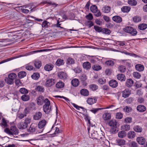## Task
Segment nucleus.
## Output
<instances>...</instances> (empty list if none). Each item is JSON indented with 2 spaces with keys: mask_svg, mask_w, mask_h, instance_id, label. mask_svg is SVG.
<instances>
[{
  "mask_svg": "<svg viewBox=\"0 0 147 147\" xmlns=\"http://www.w3.org/2000/svg\"><path fill=\"white\" fill-rule=\"evenodd\" d=\"M113 20L117 23H120L122 21V19L121 17L118 16H115L112 18Z\"/></svg>",
  "mask_w": 147,
  "mask_h": 147,
  "instance_id": "18",
  "label": "nucleus"
},
{
  "mask_svg": "<svg viewBox=\"0 0 147 147\" xmlns=\"http://www.w3.org/2000/svg\"><path fill=\"white\" fill-rule=\"evenodd\" d=\"M137 109L139 112H143L146 110V108L144 105H140L137 106Z\"/></svg>",
  "mask_w": 147,
  "mask_h": 147,
  "instance_id": "26",
  "label": "nucleus"
},
{
  "mask_svg": "<svg viewBox=\"0 0 147 147\" xmlns=\"http://www.w3.org/2000/svg\"><path fill=\"white\" fill-rule=\"evenodd\" d=\"M34 63L35 67L37 69H39L41 66V63L40 61H35Z\"/></svg>",
  "mask_w": 147,
  "mask_h": 147,
  "instance_id": "32",
  "label": "nucleus"
},
{
  "mask_svg": "<svg viewBox=\"0 0 147 147\" xmlns=\"http://www.w3.org/2000/svg\"><path fill=\"white\" fill-rule=\"evenodd\" d=\"M46 122V121L45 120H42L39 122L38 125V127L40 129H42L43 130V128L45 125Z\"/></svg>",
  "mask_w": 147,
  "mask_h": 147,
  "instance_id": "12",
  "label": "nucleus"
},
{
  "mask_svg": "<svg viewBox=\"0 0 147 147\" xmlns=\"http://www.w3.org/2000/svg\"><path fill=\"white\" fill-rule=\"evenodd\" d=\"M123 110L124 112L129 113L131 111L132 109L130 107L126 106L123 109Z\"/></svg>",
  "mask_w": 147,
  "mask_h": 147,
  "instance_id": "57",
  "label": "nucleus"
},
{
  "mask_svg": "<svg viewBox=\"0 0 147 147\" xmlns=\"http://www.w3.org/2000/svg\"><path fill=\"white\" fill-rule=\"evenodd\" d=\"M55 84V80L52 78H47L46 79L45 85L47 87H50Z\"/></svg>",
  "mask_w": 147,
  "mask_h": 147,
  "instance_id": "6",
  "label": "nucleus"
},
{
  "mask_svg": "<svg viewBox=\"0 0 147 147\" xmlns=\"http://www.w3.org/2000/svg\"><path fill=\"white\" fill-rule=\"evenodd\" d=\"M18 127L20 129L23 130L26 129L28 126L24 122H22L18 124Z\"/></svg>",
  "mask_w": 147,
  "mask_h": 147,
  "instance_id": "11",
  "label": "nucleus"
},
{
  "mask_svg": "<svg viewBox=\"0 0 147 147\" xmlns=\"http://www.w3.org/2000/svg\"><path fill=\"white\" fill-rule=\"evenodd\" d=\"M28 107L29 108L30 111L35 110L36 109L35 105L33 103H31Z\"/></svg>",
  "mask_w": 147,
  "mask_h": 147,
  "instance_id": "49",
  "label": "nucleus"
},
{
  "mask_svg": "<svg viewBox=\"0 0 147 147\" xmlns=\"http://www.w3.org/2000/svg\"><path fill=\"white\" fill-rule=\"evenodd\" d=\"M92 68L94 70L98 71L101 69L102 67L99 65H95L92 67Z\"/></svg>",
  "mask_w": 147,
  "mask_h": 147,
  "instance_id": "55",
  "label": "nucleus"
},
{
  "mask_svg": "<svg viewBox=\"0 0 147 147\" xmlns=\"http://www.w3.org/2000/svg\"><path fill=\"white\" fill-rule=\"evenodd\" d=\"M90 10L92 13H95L97 11L98 9L96 5H92L90 7Z\"/></svg>",
  "mask_w": 147,
  "mask_h": 147,
  "instance_id": "40",
  "label": "nucleus"
},
{
  "mask_svg": "<svg viewBox=\"0 0 147 147\" xmlns=\"http://www.w3.org/2000/svg\"><path fill=\"white\" fill-rule=\"evenodd\" d=\"M40 77V74L38 73H34L31 76L32 79L36 80L38 79Z\"/></svg>",
  "mask_w": 147,
  "mask_h": 147,
  "instance_id": "37",
  "label": "nucleus"
},
{
  "mask_svg": "<svg viewBox=\"0 0 147 147\" xmlns=\"http://www.w3.org/2000/svg\"><path fill=\"white\" fill-rule=\"evenodd\" d=\"M118 70L121 73L124 72L126 70V68L125 66L121 65L118 67Z\"/></svg>",
  "mask_w": 147,
  "mask_h": 147,
  "instance_id": "38",
  "label": "nucleus"
},
{
  "mask_svg": "<svg viewBox=\"0 0 147 147\" xmlns=\"http://www.w3.org/2000/svg\"><path fill=\"white\" fill-rule=\"evenodd\" d=\"M125 141L124 140L118 139L116 140V143L117 145L119 146H123L125 144Z\"/></svg>",
  "mask_w": 147,
  "mask_h": 147,
  "instance_id": "31",
  "label": "nucleus"
},
{
  "mask_svg": "<svg viewBox=\"0 0 147 147\" xmlns=\"http://www.w3.org/2000/svg\"><path fill=\"white\" fill-rule=\"evenodd\" d=\"M81 113L83 115L86 121L88 122L89 124H90V118L88 115L86 113Z\"/></svg>",
  "mask_w": 147,
  "mask_h": 147,
  "instance_id": "34",
  "label": "nucleus"
},
{
  "mask_svg": "<svg viewBox=\"0 0 147 147\" xmlns=\"http://www.w3.org/2000/svg\"><path fill=\"white\" fill-rule=\"evenodd\" d=\"M141 18L138 16H135L133 18V21L135 22H138L141 21Z\"/></svg>",
  "mask_w": 147,
  "mask_h": 147,
  "instance_id": "52",
  "label": "nucleus"
},
{
  "mask_svg": "<svg viewBox=\"0 0 147 147\" xmlns=\"http://www.w3.org/2000/svg\"><path fill=\"white\" fill-rule=\"evenodd\" d=\"M109 84L111 87L112 88H116L117 86L118 83L116 80H112L109 81Z\"/></svg>",
  "mask_w": 147,
  "mask_h": 147,
  "instance_id": "10",
  "label": "nucleus"
},
{
  "mask_svg": "<svg viewBox=\"0 0 147 147\" xmlns=\"http://www.w3.org/2000/svg\"><path fill=\"white\" fill-rule=\"evenodd\" d=\"M111 10V7L108 6L104 7L102 9V11L105 13H108Z\"/></svg>",
  "mask_w": 147,
  "mask_h": 147,
  "instance_id": "39",
  "label": "nucleus"
},
{
  "mask_svg": "<svg viewBox=\"0 0 147 147\" xmlns=\"http://www.w3.org/2000/svg\"><path fill=\"white\" fill-rule=\"evenodd\" d=\"M31 122V119L28 117L26 118L24 122L26 124V125L28 126V124H30Z\"/></svg>",
  "mask_w": 147,
  "mask_h": 147,
  "instance_id": "51",
  "label": "nucleus"
},
{
  "mask_svg": "<svg viewBox=\"0 0 147 147\" xmlns=\"http://www.w3.org/2000/svg\"><path fill=\"white\" fill-rule=\"evenodd\" d=\"M136 140L138 143L141 145H143L146 142V140L142 136H140L137 138Z\"/></svg>",
  "mask_w": 147,
  "mask_h": 147,
  "instance_id": "9",
  "label": "nucleus"
},
{
  "mask_svg": "<svg viewBox=\"0 0 147 147\" xmlns=\"http://www.w3.org/2000/svg\"><path fill=\"white\" fill-rule=\"evenodd\" d=\"M127 134L124 131H121L118 132V137L120 138H123L125 137L127 135Z\"/></svg>",
  "mask_w": 147,
  "mask_h": 147,
  "instance_id": "21",
  "label": "nucleus"
},
{
  "mask_svg": "<svg viewBox=\"0 0 147 147\" xmlns=\"http://www.w3.org/2000/svg\"><path fill=\"white\" fill-rule=\"evenodd\" d=\"M133 83V81L131 79H129L126 81V85L127 87H131L132 86Z\"/></svg>",
  "mask_w": 147,
  "mask_h": 147,
  "instance_id": "24",
  "label": "nucleus"
},
{
  "mask_svg": "<svg viewBox=\"0 0 147 147\" xmlns=\"http://www.w3.org/2000/svg\"><path fill=\"white\" fill-rule=\"evenodd\" d=\"M83 66L84 69H88L90 68L91 67L90 63L88 62H86L83 64Z\"/></svg>",
  "mask_w": 147,
  "mask_h": 147,
  "instance_id": "28",
  "label": "nucleus"
},
{
  "mask_svg": "<svg viewBox=\"0 0 147 147\" xmlns=\"http://www.w3.org/2000/svg\"><path fill=\"white\" fill-rule=\"evenodd\" d=\"M117 79L120 81H124L125 80L126 77L125 76L122 74H119L117 76Z\"/></svg>",
  "mask_w": 147,
  "mask_h": 147,
  "instance_id": "17",
  "label": "nucleus"
},
{
  "mask_svg": "<svg viewBox=\"0 0 147 147\" xmlns=\"http://www.w3.org/2000/svg\"><path fill=\"white\" fill-rule=\"evenodd\" d=\"M72 85L74 87H77L79 84V82L78 79L74 78L71 81Z\"/></svg>",
  "mask_w": 147,
  "mask_h": 147,
  "instance_id": "22",
  "label": "nucleus"
},
{
  "mask_svg": "<svg viewBox=\"0 0 147 147\" xmlns=\"http://www.w3.org/2000/svg\"><path fill=\"white\" fill-rule=\"evenodd\" d=\"M86 25L88 27H90L93 25V24L91 21H87L86 22Z\"/></svg>",
  "mask_w": 147,
  "mask_h": 147,
  "instance_id": "64",
  "label": "nucleus"
},
{
  "mask_svg": "<svg viewBox=\"0 0 147 147\" xmlns=\"http://www.w3.org/2000/svg\"><path fill=\"white\" fill-rule=\"evenodd\" d=\"M131 94V90L128 89H125L122 92V96L126 98L128 97Z\"/></svg>",
  "mask_w": 147,
  "mask_h": 147,
  "instance_id": "8",
  "label": "nucleus"
},
{
  "mask_svg": "<svg viewBox=\"0 0 147 147\" xmlns=\"http://www.w3.org/2000/svg\"><path fill=\"white\" fill-rule=\"evenodd\" d=\"M129 147H137V144L135 142L132 141L129 143Z\"/></svg>",
  "mask_w": 147,
  "mask_h": 147,
  "instance_id": "59",
  "label": "nucleus"
},
{
  "mask_svg": "<svg viewBox=\"0 0 147 147\" xmlns=\"http://www.w3.org/2000/svg\"><path fill=\"white\" fill-rule=\"evenodd\" d=\"M43 110L46 114L49 113L51 111V106L50 105H43Z\"/></svg>",
  "mask_w": 147,
  "mask_h": 147,
  "instance_id": "19",
  "label": "nucleus"
},
{
  "mask_svg": "<svg viewBox=\"0 0 147 147\" xmlns=\"http://www.w3.org/2000/svg\"><path fill=\"white\" fill-rule=\"evenodd\" d=\"M42 116V113L40 112L36 113L34 115V119L35 120H38L41 118Z\"/></svg>",
  "mask_w": 147,
  "mask_h": 147,
  "instance_id": "20",
  "label": "nucleus"
},
{
  "mask_svg": "<svg viewBox=\"0 0 147 147\" xmlns=\"http://www.w3.org/2000/svg\"><path fill=\"white\" fill-rule=\"evenodd\" d=\"M44 97L42 96H39L37 99V102L38 105H42L44 100Z\"/></svg>",
  "mask_w": 147,
  "mask_h": 147,
  "instance_id": "14",
  "label": "nucleus"
},
{
  "mask_svg": "<svg viewBox=\"0 0 147 147\" xmlns=\"http://www.w3.org/2000/svg\"><path fill=\"white\" fill-rule=\"evenodd\" d=\"M63 60L60 59H58L56 62V64L58 66H60L63 64Z\"/></svg>",
  "mask_w": 147,
  "mask_h": 147,
  "instance_id": "61",
  "label": "nucleus"
},
{
  "mask_svg": "<svg viewBox=\"0 0 147 147\" xmlns=\"http://www.w3.org/2000/svg\"><path fill=\"white\" fill-rule=\"evenodd\" d=\"M80 93L82 95L85 96H88L89 94L88 91L85 89H83L81 90Z\"/></svg>",
  "mask_w": 147,
  "mask_h": 147,
  "instance_id": "30",
  "label": "nucleus"
},
{
  "mask_svg": "<svg viewBox=\"0 0 147 147\" xmlns=\"http://www.w3.org/2000/svg\"><path fill=\"white\" fill-rule=\"evenodd\" d=\"M105 63L108 66H112L114 65V62L111 60H108L106 61Z\"/></svg>",
  "mask_w": 147,
  "mask_h": 147,
  "instance_id": "44",
  "label": "nucleus"
},
{
  "mask_svg": "<svg viewBox=\"0 0 147 147\" xmlns=\"http://www.w3.org/2000/svg\"><path fill=\"white\" fill-rule=\"evenodd\" d=\"M95 22L99 26H101L103 24L102 19H96L95 20Z\"/></svg>",
  "mask_w": 147,
  "mask_h": 147,
  "instance_id": "47",
  "label": "nucleus"
},
{
  "mask_svg": "<svg viewBox=\"0 0 147 147\" xmlns=\"http://www.w3.org/2000/svg\"><path fill=\"white\" fill-rule=\"evenodd\" d=\"M21 98L23 101H26L29 100L30 96L28 95L24 94L21 96Z\"/></svg>",
  "mask_w": 147,
  "mask_h": 147,
  "instance_id": "41",
  "label": "nucleus"
},
{
  "mask_svg": "<svg viewBox=\"0 0 147 147\" xmlns=\"http://www.w3.org/2000/svg\"><path fill=\"white\" fill-rule=\"evenodd\" d=\"M134 130L138 132H141L142 131V129L141 127L138 126H136L134 128Z\"/></svg>",
  "mask_w": 147,
  "mask_h": 147,
  "instance_id": "42",
  "label": "nucleus"
},
{
  "mask_svg": "<svg viewBox=\"0 0 147 147\" xmlns=\"http://www.w3.org/2000/svg\"><path fill=\"white\" fill-rule=\"evenodd\" d=\"M90 88L92 90L95 91L98 88V87L96 85L93 84L90 86Z\"/></svg>",
  "mask_w": 147,
  "mask_h": 147,
  "instance_id": "62",
  "label": "nucleus"
},
{
  "mask_svg": "<svg viewBox=\"0 0 147 147\" xmlns=\"http://www.w3.org/2000/svg\"><path fill=\"white\" fill-rule=\"evenodd\" d=\"M136 135V133L134 131H130L127 134L128 138L129 139H132L134 138Z\"/></svg>",
  "mask_w": 147,
  "mask_h": 147,
  "instance_id": "23",
  "label": "nucleus"
},
{
  "mask_svg": "<svg viewBox=\"0 0 147 147\" xmlns=\"http://www.w3.org/2000/svg\"><path fill=\"white\" fill-rule=\"evenodd\" d=\"M64 83L61 81L59 82H57L56 84V87L59 89H61L63 88L64 87Z\"/></svg>",
  "mask_w": 147,
  "mask_h": 147,
  "instance_id": "25",
  "label": "nucleus"
},
{
  "mask_svg": "<svg viewBox=\"0 0 147 147\" xmlns=\"http://www.w3.org/2000/svg\"><path fill=\"white\" fill-rule=\"evenodd\" d=\"M98 82L99 84H103L105 83L106 80L103 78H100L99 79Z\"/></svg>",
  "mask_w": 147,
  "mask_h": 147,
  "instance_id": "63",
  "label": "nucleus"
},
{
  "mask_svg": "<svg viewBox=\"0 0 147 147\" xmlns=\"http://www.w3.org/2000/svg\"><path fill=\"white\" fill-rule=\"evenodd\" d=\"M131 8L127 6H124L121 8V11L124 13L128 12L130 10Z\"/></svg>",
  "mask_w": 147,
  "mask_h": 147,
  "instance_id": "29",
  "label": "nucleus"
},
{
  "mask_svg": "<svg viewBox=\"0 0 147 147\" xmlns=\"http://www.w3.org/2000/svg\"><path fill=\"white\" fill-rule=\"evenodd\" d=\"M26 73L24 71H21L19 72L18 74V76L20 78H22L26 76Z\"/></svg>",
  "mask_w": 147,
  "mask_h": 147,
  "instance_id": "33",
  "label": "nucleus"
},
{
  "mask_svg": "<svg viewBox=\"0 0 147 147\" xmlns=\"http://www.w3.org/2000/svg\"><path fill=\"white\" fill-rule=\"evenodd\" d=\"M130 129V126L128 125H123L121 126V129L125 131H128Z\"/></svg>",
  "mask_w": 147,
  "mask_h": 147,
  "instance_id": "46",
  "label": "nucleus"
},
{
  "mask_svg": "<svg viewBox=\"0 0 147 147\" xmlns=\"http://www.w3.org/2000/svg\"><path fill=\"white\" fill-rule=\"evenodd\" d=\"M5 131L11 137H14V135H17L18 134L19 130L15 126L11 127L10 129L7 128L5 129Z\"/></svg>",
  "mask_w": 147,
  "mask_h": 147,
  "instance_id": "2",
  "label": "nucleus"
},
{
  "mask_svg": "<svg viewBox=\"0 0 147 147\" xmlns=\"http://www.w3.org/2000/svg\"><path fill=\"white\" fill-rule=\"evenodd\" d=\"M7 121L5 119L3 118L2 119V123H0V125L1 126H3L4 127H7Z\"/></svg>",
  "mask_w": 147,
  "mask_h": 147,
  "instance_id": "53",
  "label": "nucleus"
},
{
  "mask_svg": "<svg viewBox=\"0 0 147 147\" xmlns=\"http://www.w3.org/2000/svg\"><path fill=\"white\" fill-rule=\"evenodd\" d=\"M58 17H59V18L58 20H57V24L56 25H55V26L57 27H59L61 28H63L60 26L61 25V24L59 23L60 22H61L62 21H60L59 20L60 19V18H59V16H60L59 15H58Z\"/></svg>",
  "mask_w": 147,
  "mask_h": 147,
  "instance_id": "58",
  "label": "nucleus"
},
{
  "mask_svg": "<svg viewBox=\"0 0 147 147\" xmlns=\"http://www.w3.org/2000/svg\"><path fill=\"white\" fill-rule=\"evenodd\" d=\"M25 67L26 69L30 71L34 69V68L30 64H29L26 65Z\"/></svg>",
  "mask_w": 147,
  "mask_h": 147,
  "instance_id": "54",
  "label": "nucleus"
},
{
  "mask_svg": "<svg viewBox=\"0 0 147 147\" xmlns=\"http://www.w3.org/2000/svg\"><path fill=\"white\" fill-rule=\"evenodd\" d=\"M102 33L105 34H109L111 33L110 30L106 28H103L102 30Z\"/></svg>",
  "mask_w": 147,
  "mask_h": 147,
  "instance_id": "50",
  "label": "nucleus"
},
{
  "mask_svg": "<svg viewBox=\"0 0 147 147\" xmlns=\"http://www.w3.org/2000/svg\"><path fill=\"white\" fill-rule=\"evenodd\" d=\"M94 29L96 32H102V29L100 27L97 26H94Z\"/></svg>",
  "mask_w": 147,
  "mask_h": 147,
  "instance_id": "56",
  "label": "nucleus"
},
{
  "mask_svg": "<svg viewBox=\"0 0 147 147\" xmlns=\"http://www.w3.org/2000/svg\"><path fill=\"white\" fill-rule=\"evenodd\" d=\"M147 28V25L145 24H142L138 26L139 29L141 30H143Z\"/></svg>",
  "mask_w": 147,
  "mask_h": 147,
  "instance_id": "36",
  "label": "nucleus"
},
{
  "mask_svg": "<svg viewBox=\"0 0 147 147\" xmlns=\"http://www.w3.org/2000/svg\"><path fill=\"white\" fill-rule=\"evenodd\" d=\"M132 75L134 78L137 79H139L141 77V74L137 71L134 72L132 74Z\"/></svg>",
  "mask_w": 147,
  "mask_h": 147,
  "instance_id": "35",
  "label": "nucleus"
},
{
  "mask_svg": "<svg viewBox=\"0 0 147 147\" xmlns=\"http://www.w3.org/2000/svg\"><path fill=\"white\" fill-rule=\"evenodd\" d=\"M19 91L22 94H27L28 92V90L25 88H21Z\"/></svg>",
  "mask_w": 147,
  "mask_h": 147,
  "instance_id": "48",
  "label": "nucleus"
},
{
  "mask_svg": "<svg viewBox=\"0 0 147 147\" xmlns=\"http://www.w3.org/2000/svg\"><path fill=\"white\" fill-rule=\"evenodd\" d=\"M96 99L94 98H88L86 102L89 105H92L96 102Z\"/></svg>",
  "mask_w": 147,
  "mask_h": 147,
  "instance_id": "16",
  "label": "nucleus"
},
{
  "mask_svg": "<svg viewBox=\"0 0 147 147\" xmlns=\"http://www.w3.org/2000/svg\"><path fill=\"white\" fill-rule=\"evenodd\" d=\"M17 77V75L14 73H11L8 75V77L5 79V82L7 84L11 85L13 83L14 80Z\"/></svg>",
  "mask_w": 147,
  "mask_h": 147,
  "instance_id": "3",
  "label": "nucleus"
},
{
  "mask_svg": "<svg viewBox=\"0 0 147 147\" xmlns=\"http://www.w3.org/2000/svg\"><path fill=\"white\" fill-rule=\"evenodd\" d=\"M111 115L109 113H105L102 115V118L105 121L111 119Z\"/></svg>",
  "mask_w": 147,
  "mask_h": 147,
  "instance_id": "13",
  "label": "nucleus"
},
{
  "mask_svg": "<svg viewBox=\"0 0 147 147\" xmlns=\"http://www.w3.org/2000/svg\"><path fill=\"white\" fill-rule=\"evenodd\" d=\"M128 3L131 6H135L137 4V2L136 0H128Z\"/></svg>",
  "mask_w": 147,
  "mask_h": 147,
  "instance_id": "43",
  "label": "nucleus"
},
{
  "mask_svg": "<svg viewBox=\"0 0 147 147\" xmlns=\"http://www.w3.org/2000/svg\"><path fill=\"white\" fill-rule=\"evenodd\" d=\"M57 76L60 79L64 80L67 78V74L65 72L63 71H60L58 72Z\"/></svg>",
  "mask_w": 147,
  "mask_h": 147,
  "instance_id": "7",
  "label": "nucleus"
},
{
  "mask_svg": "<svg viewBox=\"0 0 147 147\" xmlns=\"http://www.w3.org/2000/svg\"><path fill=\"white\" fill-rule=\"evenodd\" d=\"M37 125L36 124L32 123L28 129V132L31 133H38L42 132L43 129H41L40 131L36 130Z\"/></svg>",
  "mask_w": 147,
  "mask_h": 147,
  "instance_id": "4",
  "label": "nucleus"
},
{
  "mask_svg": "<svg viewBox=\"0 0 147 147\" xmlns=\"http://www.w3.org/2000/svg\"><path fill=\"white\" fill-rule=\"evenodd\" d=\"M53 67V65L51 64H49L46 65L44 67V68L45 70L46 71H49L51 70Z\"/></svg>",
  "mask_w": 147,
  "mask_h": 147,
  "instance_id": "27",
  "label": "nucleus"
},
{
  "mask_svg": "<svg viewBox=\"0 0 147 147\" xmlns=\"http://www.w3.org/2000/svg\"><path fill=\"white\" fill-rule=\"evenodd\" d=\"M123 115L120 112L117 113L116 115V118L118 119H121L123 117Z\"/></svg>",
  "mask_w": 147,
  "mask_h": 147,
  "instance_id": "60",
  "label": "nucleus"
},
{
  "mask_svg": "<svg viewBox=\"0 0 147 147\" xmlns=\"http://www.w3.org/2000/svg\"><path fill=\"white\" fill-rule=\"evenodd\" d=\"M50 24L47 21H45L43 22L42 26V27L47 28L50 26Z\"/></svg>",
  "mask_w": 147,
  "mask_h": 147,
  "instance_id": "45",
  "label": "nucleus"
},
{
  "mask_svg": "<svg viewBox=\"0 0 147 147\" xmlns=\"http://www.w3.org/2000/svg\"><path fill=\"white\" fill-rule=\"evenodd\" d=\"M136 69L139 71H142L144 69V67L142 65L140 64H136L135 66Z\"/></svg>",
  "mask_w": 147,
  "mask_h": 147,
  "instance_id": "15",
  "label": "nucleus"
},
{
  "mask_svg": "<svg viewBox=\"0 0 147 147\" xmlns=\"http://www.w3.org/2000/svg\"><path fill=\"white\" fill-rule=\"evenodd\" d=\"M108 124L112 128L110 130L111 133L114 134L118 132L117 128L119 126V124L115 120H111L109 121Z\"/></svg>",
  "mask_w": 147,
  "mask_h": 147,
  "instance_id": "1",
  "label": "nucleus"
},
{
  "mask_svg": "<svg viewBox=\"0 0 147 147\" xmlns=\"http://www.w3.org/2000/svg\"><path fill=\"white\" fill-rule=\"evenodd\" d=\"M123 30L125 32L130 33L132 36H135L137 33L136 30L131 27L127 26L124 28Z\"/></svg>",
  "mask_w": 147,
  "mask_h": 147,
  "instance_id": "5",
  "label": "nucleus"
}]
</instances>
